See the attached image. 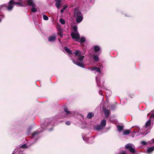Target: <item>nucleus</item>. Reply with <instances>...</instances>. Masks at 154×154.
<instances>
[{"mask_svg": "<svg viewBox=\"0 0 154 154\" xmlns=\"http://www.w3.org/2000/svg\"><path fill=\"white\" fill-rule=\"evenodd\" d=\"M19 2H15L13 0H11L9 2L8 6H6L7 9L9 11L11 10L13 8L12 5H17L19 7L23 6V2L22 0H18Z\"/></svg>", "mask_w": 154, "mask_h": 154, "instance_id": "f257e3e1", "label": "nucleus"}, {"mask_svg": "<svg viewBox=\"0 0 154 154\" xmlns=\"http://www.w3.org/2000/svg\"><path fill=\"white\" fill-rule=\"evenodd\" d=\"M73 29L75 32L76 33L75 34L73 32H72L71 33V35L73 38H75L77 40H79L80 39V36L79 33L77 32V27L76 26H73Z\"/></svg>", "mask_w": 154, "mask_h": 154, "instance_id": "f03ea898", "label": "nucleus"}, {"mask_svg": "<svg viewBox=\"0 0 154 154\" xmlns=\"http://www.w3.org/2000/svg\"><path fill=\"white\" fill-rule=\"evenodd\" d=\"M131 145V144H128L125 145V148L127 150L129 151L130 152L134 154L135 153L136 150Z\"/></svg>", "mask_w": 154, "mask_h": 154, "instance_id": "7ed1b4c3", "label": "nucleus"}, {"mask_svg": "<svg viewBox=\"0 0 154 154\" xmlns=\"http://www.w3.org/2000/svg\"><path fill=\"white\" fill-rule=\"evenodd\" d=\"M74 17H76L82 15L81 11L80 10H78L76 9H75L74 11Z\"/></svg>", "mask_w": 154, "mask_h": 154, "instance_id": "20e7f679", "label": "nucleus"}, {"mask_svg": "<svg viewBox=\"0 0 154 154\" xmlns=\"http://www.w3.org/2000/svg\"><path fill=\"white\" fill-rule=\"evenodd\" d=\"M73 62L74 63L80 67L82 68H84L85 67V64L82 63L76 60H74Z\"/></svg>", "mask_w": 154, "mask_h": 154, "instance_id": "39448f33", "label": "nucleus"}, {"mask_svg": "<svg viewBox=\"0 0 154 154\" xmlns=\"http://www.w3.org/2000/svg\"><path fill=\"white\" fill-rule=\"evenodd\" d=\"M75 17L76 18V22L78 23L81 22L83 18V15L79 16H78Z\"/></svg>", "mask_w": 154, "mask_h": 154, "instance_id": "423d86ee", "label": "nucleus"}, {"mask_svg": "<svg viewBox=\"0 0 154 154\" xmlns=\"http://www.w3.org/2000/svg\"><path fill=\"white\" fill-rule=\"evenodd\" d=\"M27 4L29 6L32 7H35V5L34 3L32 0H27Z\"/></svg>", "mask_w": 154, "mask_h": 154, "instance_id": "0eeeda50", "label": "nucleus"}, {"mask_svg": "<svg viewBox=\"0 0 154 154\" xmlns=\"http://www.w3.org/2000/svg\"><path fill=\"white\" fill-rule=\"evenodd\" d=\"M55 5L57 9H59L61 5V2L62 0H55Z\"/></svg>", "mask_w": 154, "mask_h": 154, "instance_id": "6e6552de", "label": "nucleus"}, {"mask_svg": "<svg viewBox=\"0 0 154 154\" xmlns=\"http://www.w3.org/2000/svg\"><path fill=\"white\" fill-rule=\"evenodd\" d=\"M104 112L106 117L108 118L110 115V112L109 110L106 109H104Z\"/></svg>", "mask_w": 154, "mask_h": 154, "instance_id": "1a4fd4ad", "label": "nucleus"}, {"mask_svg": "<svg viewBox=\"0 0 154 154\" xmlns=\"http://www.w3.org/2000/svg\"><path fill=\"white\" fill-rule=\"evenodd\" d=\"M56 39V37L55 35H50L48 38V41L51 42L55 41Z\"/></svg>", "mask_w": 154, "mask_h": 154, "instance_id": "9d476101", "label": "nucleus"}, {"mask_svg": "<svg viewBox=\"0 0 154 154\" xmlns=\"http://www.w3.org/2000/svg\"><path fill=\"white\" fill-rule=\"evenodd\" d=\"M151 120L149 118V120L146 123L145 125L143 126V128H147L150 126L151 125Z\"/></svg>", "mask_w": 154, "mask_h": 154, "instance_id": "9b49d317", "label": "nucleus"}, {"mask_svg": "<svg viewBox=\"0 0 154 154\" xmlns=\"http://www.w3.org/2000/svg\"><path fill=\"white\" fill-rule=\"evenodd\" d=\"M92 70H95L97 72H100V68L96 66H94L93 68L92 69Z\"/></svg>", "mask_w": 154, "mask_h": 154, "instance_id": "f8f14e48", "label": "nucleus"}, {"mask_svg": "<svg viewBox=\"0 0 154 154\" xmlns=\"http://www.w3.org/2000/svg\"><path fill=\"white\" fill-rule=\"evenodd\" d=\"M64 49L65 51L68 54H72V51L70 50L67 47H65L64 48Z\"/></svg>", "mask_w": 154, "mask_h": 154, "instance_id": "ddd939ff", "label": "nucleus"}, {"mask_svg": "<svg viewBox=\"0 0 154 154\" xmlns=\"http://www.w3.org/2000/svg\"><path fill=\"white\" fill-rule=\"evenodd\" d=\"M106 124V121L105 119H103L102 120L100 123V125L102 127H104L105 126Z\"/></svg>", "mask_w": 154, "mask_h": 154, "instance_id": "4468645a", "label": "nucleus"}, {"mask_svg": "<svg viewBox=\"0 0 154 154\" xmlns=\"http://www.w3.org/2000/svg\"><path fill=\"white\" fill-rule=\"evenodd\" d=\"M64 111L66 112V115H69L73 113L71 112V111H69L68 109L66 107H65L64 108Z\"/></svg>", "mask_w": 154, "mask_h": 154, "instance_id": "2eb2a0df", "label": "nucleus"}, {"mask_svg": "<svg viewBox=\"0 0 154 154\" xmlns=\"http://www.w3.org/2000/svg\"><path fill=\"white\" fill-rule=\"evenodd\" d=\"M117 130L119 132H121L123 128V126L120 125H118L117 126Z\"/></svg>", "mask_w": 154, "mask_h": 154, "instance_id": "dca6fc26", "label": "nucleus"}, {"mask_svg": "<svg viewBox=\"0 0 154 154\" xmlns=\"http://www.w3.org/2000/svg\"><path fill=\"white\" fill-rule=\"evenodd\" d=\"M94 116V114L92 112H89L87 116V118L88 119H91L92 117Z\"/></svg>", "mask_w": 154, "mask_h": 154, "instance_id": "f3484780", "label": "nucleus"}, {"mask_svg": "<svg viewBox=\"0 0 154 154\" xmlns=\"http://www.w3.org/2000/svg\"><path fill=\"white\" fill-rule=\"evenodd\" d=\"M94 51L95 52H97L100 50V48L98 46H94Z\"/></svg>", "mask_w": 154, "mask_h": 154, "instance_id": "a211bd4d", "label": "nucleus"}, {"mask_svg": "<svg viewBox=\"0 0 154 154\" xmlns=\"http://www.w3.org/2000/svg\"><path fill=\"white\" fill-rule=\"evenodd\" d=\"M93 59L95 62H98L99 61V57L97 55H93Z\"/></svg>", "mask_w": 154, "mask_h": 154, "instance_id": "6ab92c4d", "label": "nucleus"}, {"mask_svg": "<svg viewBox=\"0 0 154 154\" xmlns=\"http://www.w3.org/2000/svg\"><path fill=\"white\" fill-rule=\"evenodd\" d=\"M131 132V131L130 130H125L123 132V134L125 135H127Z\"/></svg>", "mask_w": 154, "mask_h": 154, "instance_id": "aec40b11", "label": "nucleus"}, {"mask_svg": "<svg viewBox=\"0 0 154 154\" xmlns=\"http://www.w3.org/2000/svg\"><path fill=\"white\" fill-rule=\"evenodd\" d=\"M153 147H151L147 149V152L148 153H150L152 152L153 151H154Z\"/></svg>", "mask_w": 154, "mask_h": 154, "instance_id": "412c9836", "label": "nucleus"}, {"mask_svg": "<svg viewBox=\"0 0 154 154\" xmlns=\"http://www.w3.org/2000/svg\"><path fill=\"white\" fill-rule=\"evenodd\" d=\"M81 44L85 42V38L83 37H82L81 38L80 41H78Z\"/></svg>", "mask_w": 154, "mask_h": 154, "instance_id": "4be33fe9", "label": "nucleus"}, {"mask_svg": "<svg viewBox=\"0 0 154 154\" xmlns=\"http://www.w3.org/2000/svg\"><path fill=\"white\" fill-rule=\"evenodd\" d=\"M81 52L79 50H76L75 52L74 53L75 54L76 56H80L81 54Z\"/></svg>", "mask_w": 154, "mask_h": 154, "instance_id": "5701e85b", "label": "nucleus"}, {"mask_svg": "<svg viewBox=\"0 0 154 154\" xmlns=\"http://www.w3.org/2000/svg\"><path fill=\"white\" fill-rule=\"evenodd\" d=\"M95 128L98 131L101 129L102 128V127L101 125H97L96 126Z\"/></svg>", "mask_w": 154, "mask_h": 154, "instance_id": "b1692460", "label": "nucleus"}, {"mask_svg": "<svg viewBox=\"0 0 154 154\" xmlns=\"http://www.w3.org/2000/svg\"><path fill=\"white\" fill-rule=\"evenodd\" d=\"M20 147L22 149H26L28 148V146L26 144H24L21 145Z\"/></svg>", "mask_w": 154, "mask_h": 154, "instance_id": "393cba45", "label": "nucleus"}, {"mask_svg": "<svg viewBox=\"0 0 154 154\" xmlns=\"http://www.w3.org/2000/svg\"><path fill=\"white\" fill-rule=\"evenodd\" d=\"M60 22L62 24H64L65 23V22L64 20L62 19H61L60 20Z\"/></svg>", "mask_w": 154, "mask_h": 154, "instance_id": "a878e982", "label": "nucleus"}, {"mask_svg": "<svg viewBox=\"0 0 154 154\" xmlns=\"http://www.w3.org/2000/svg\"><path fill=\"white\" fill-rule=\"evenodd\" d=\"M43 19L45 20H47L48 19V17H47V16H46L45 15H44V14L43 15Z\"/></svg>", "mask_w": 154, "mask_h": 154, "instance_id": "bb28decb", "label": "nucleus"}, {"mask_svg": "<svg viewBox=\"0 0 154 154\" xmlns=\"http://www.w3.org/2000/svg\"><path fill=\"white\" fill-rule=\"evenodd\" d=\"M60 30V32L58 34V35L60 36L61 38L63 37V32L61 30Z\"/></svg>", "mask_w": 154, "mask_h": 154, "instance_id": "cd10ccee", "label": "nucleus"}, {"mask_svg": "<svg viewBox=\"0 0 154 154\" xmlns=\"http://www.w3.org/2000/svg\"><path fill=\"white\" fill-rule=\"evenodd\" d=\"M35 7H32L31 9V11L33 12H35L37 11V9L34 8Z\"/></svg>", "mask_w": 154, "mask_h": 154, "instance_id": "c85d7f7f", "label": "nucleus"}, {"mask_svg": "<svg viewBox=\"0 0 154 154\" xmlns=\"http://www.w3.org/2000/svg\"><path fill=\"white\" fill-rule=\"evenodd\" d=\"M84 57L83 56H80L79 57V60L80 61H82L84 59Z\"/></svg>", "mask_w": 154, "mask_h": 154, "instance_id": "c756f323", "label": "nucleus"}, {"mask_svg": "<svg viewBox=\"0 0 154 154\" xmlns=\"http://www.w3.org/2000/svg\"><path fill=\"white\" fill-rule=\"evenodd\" d=\"M116 106L114 105H112L111 106L110 108L114 110L115 109Z\"/></svg>", "mask_w": 154, "mask_h": 154, "instance_id": "7c9ffc66", "label": "nucleus"}, {"mask_svg": "<svg viewBox=\"0 0 154 154\" xmlns=\"http://www.w3.org/2000/svg\"><path fill=\"white\" fill-rule=\"evenodd\" d=\"M66 7H63V8L61 10L60 12L61 13H63L64 11L66 9Z\"/></svg>", "mask_w": 154, "mask_h": 154, "instance_id": "2f4dec72", "label": "nucleus"}, {"mask_svg": "<svg viewBox=\"0 0 154 154\" xmlns=\"http://www.w3.org/2000/svg\"><path fill=\"white\" fill-rule=\"evenodd\" d=\"M141 143L143 145H146V143L145 141H142Z\"/></svg>", "mask_w": 154, "mask_h": 154, "instance_id": "473e14b6", "label": "nucleus"}, {"mask_svg": "<svg viewBox=\"0 0 154 154\" xmlns=\"http://www.w3.org/2000/svg\"><path fill=\"white\" fill-rule=\"evenodd\" d=\"M65 124L67 125H70V122L69 121H67L66 122Z\"/></svg>", "mask_w": 154, "mask_h": 154, "instance_id": "72a5a7b5", "label": "nucleus"}, {"mask_svg": "<svg viewBox=\"0 0 154 154\" xmlns=\"http://www.w3.org/2000/svg\"><path fill=\"white\" fill-rule=\"evenodd\" d=\"M119 154H126V152L124 151H122Z\"/></svg>", "mask_w": 154, "mask_h": 154, "instance_id": "f704fd0d", "label": "nucleus"}, {"mask_svg": "<svg viewBox=\"0 0 154 154\" xmlns=\"http://www.w3.org/2000/svg\"><path fill=\"white\" fill-rule=\"evenodd\" d=\"M38 134V133L37 132H35L33 133L32 134V135L33 136H35V135H36V134Z\"/></svg>", "mask_w": 154, "mask_h": 154, "instance_id": "c9c22d12", "label": "nucleus"}, {"mask_svg": "<svg viewBox=\"0 0 154 154\" xmlns=\"http://www.w3.org/2000/svg\"><path fill=\"white\" fill-rule=\"evenodd\" d=\"M152 118H154V114H152L150 117L149 118L150 119Z\"/></svg>", "mask_w": 154, "mask_h": 154, "instance_id": "e433bc0d", "label": "nucleus"}, {"mask_svg": "<svg viewBox=\"0 0 154 154\" xmlns=\"http://www.w3.org/2000/svg\"><path fill=\"white\" fill-rule=\"evenodd\" d=\"M152 141L154 143V139H152Z\"/></svg>", "mask_w": 154, "mask_h": 154, "instance_id": "4c0bfd02", "label": "nucleus"}, {"mask_svg": "<svg viewBox=\"0 0 154 154\" xmlns=\"http://www.w3.org/2000/svg\"><path fill=\"white\" fill-rule=\"evenodd\" d=\"M1 21V19L0 18V22Z\"/></svg>", "mask_w": 154, "mask_h": 154, "instance_id": "58836bf2", "label": "nucleus"}, {"mask_svg": "<svg viewBox=\"0 0 154 154\" xmlns=\"http://www.w3.org/2000/svg\"><path fill=\"white\" fill-rule=\"evenodd\" d=\"M153 147V149H154V147Z\"/></svg>", "mask_w": 154, "mask_h": 154, "instance_id": "ea45409f", "label": "nucleus"}]
</instances>
